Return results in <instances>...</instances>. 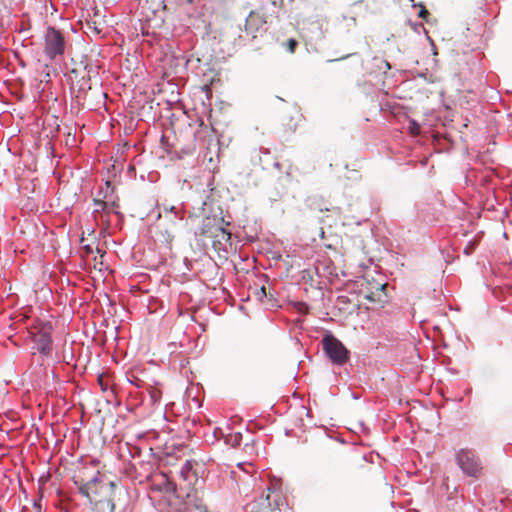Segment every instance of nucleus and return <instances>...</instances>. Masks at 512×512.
<instances>
[{
	"label": "nucleus",
	"instance_id": "f03ea898",
	"mask_svg": "<svg viewBox=\"0 0 512 512\" xmlns=\"http://www.w3.org/2000/svg\"><path fill=\"white\" fill-rule=\"evenodd\" d=\"M182 220V215L166 213L165 215L159 214V222L156 224L155 235L162 244L171 248L172 242L178 230L179 221Z\"/></svg>",
	"mask_w": 512,
	"mask_h": 512
},
{
	"label": "nucleus",
	"instance_id": "393cba45",
	"mask_svg": "<svg viewBox=\"0 0 512 512\" xmlns=\"http://www.w3.org/2000/svg\"><path fill=\"white\" fill-rule=\"evenodd\" d=\"M83 248L86 250L87 253H93V248L89 244H84Z\"/></svg>",
	"mask_w": 512,
	"mask_h": 512
},
{
	"label": "nucleus",
	"instance_id": "9b49d317",
	"mask_svg": "<svg viewBox=\"0 0 512 512\" xmlns=\"http://www.w3.org/2000/svg\"><path fill=\"white\" fill-rule=\"evenodd\" d=\"M94 209H93V215L97 222H100L103 225L108 226L110 223L109 219V210H108V204H106L105 200L100 199H94Z\"/></svg>",
	"mask_w": 512,
	"mask_h": 512
},
{
	"label": "nucleus",
	"instance_id": "7ed1b4c3",
	"mask_svg": "<svg viewBox=\"0 0 512 512\" xmlns=\"http://www.w3.org/2000/svg\"><path fill=\"white\" fill-rule=\"evenodd\" d=\"M31 339L37 345L38 351L49 356L52 351V325L50 322L37 320L28 330Z\"/></svg>",
	"mask_w": 512,
	"mask_h": 512
},
{
	"label": "nucleus",
	"instance_id": "bb28decb",
	"mask_svg": "<svg viewBox=\"0 0 512 512\" xmlns=\"http://www.w3.org/2000/svg\"><path fill=\"white\" fill-rule=\"evenodd\" d=\"M185 466H186L187 468H190V467H191V463H190L189 461H187V462H186V464H185Z\"/></svg>",
	"mask_w": 512,
	"mask_h": 512
},
{
	"label": "nucleus",
	"instance_id": "0eeeda50",
	"mask_svg": "<svg viewBox=\"0 0 512 512\" xmlns=\"http://www.w3.org/2000/svg\"><path fill=\"white\" fill-rule=\"evenodd\" d=\"M65 49V40L62 33L52 27H49L45 34V54L54 59L57 55H62Z\"/></svg>",
	"mask_w": 512,
	"mask_h": 512
},
{
	"label": "nucleus",
	"instance_id": "1a4fd4ad",
	"mask_svg": "<svg viewBox=\"0 0 512 512\" xmlns=\"http://www.w3.org/2000/svg\"><path fill=\"white\" fill-rule=\"evenodd\" d=\"M221 223H225L223 217H218L216 215L205 216L202 218L199 230L195 232V235L210 238L213 233L218 231V227Z\"/></svg>",
	"mask_w": 512,
	"mask_h": 512
},
{
	"label": "nucleus",
	"instance_id": "4468645a",
	"mask_svg": "<svg viewBox=\"0 0 512 512\" xmlns=\"http://www.w3.org/2000/svg\"><path fill=\"white\" fill-rule=\"evenodd\" d=\"M242 440V434L240 432L230 433L225 437V442L232 447L239 446Z\"/></svg>",
	"mask_w": 512,
	"mask_h": 512
},
{
	"label": "nucleus",
	"instance_id": "5701e85b",
	"mask_svg": "<svg viewBox=\"0 0 512 512\" xmlns=\"http://www.w3.org/2000/svg\"><path fill=\"white\" fill-rule=\"evenodd\" d=\"M103 488L104 489H108L109 488L111 491H113L114 488H115V484L113 482H109L108 484L101 486V489H103Z\"/></svg>",
	"mask_w": 512,
	"mask_h": 512
},
{
	"label": "nucleus",
	"instance_id": "6ab92c4d",
	"mask_svg": "<svg viewBox=\"0 0 512 512\" xmlns=\"http://www.w3.org/2000/svg\"><path fill=\"white\" fill-rule=\"evenodd\" d=\"M418 16L422 19L427 20V17L429 16V12L424 6H421Z\"/></svg>",
	"mask_w": 512,
	"mask_h": 512
},
{
	"label": "nucleus",
	"instance_id": "423d86ee",
	"mask_svg": "<svg viewBox=\"0 0 512 512\" xmlns=\"http://www.w3.org/2000/svg\"><path fill=\"white\" fill-rule=\"evenodd\" d=\"M269 18H278L277 12L266 13L264 8L261 7L256 10L250 11L245 20V32L256 38L265 32V25L269 22Z\"/></svg>",
	"mask_w": 512,
	"mask_h": 512
},
{
	"label": "nucleus",
	"instance_id": "ddd939ff",
	"mask_svg": "<svg viewBox=\"0 0 512 512\" xmlns=\"http://www.w3.org/2000/svg\"><path fill=\"white\" fill-rule=\"evenodd\" d=\"M95 506L101 512H114L115 510V503L112 498H107L105 500L95 499Z\"/></svg>",
	"mask_w": 512,
	"mask_h": 512
},
{
	"label": "nucleus",
	"instance_id": "4be33fe9",
	"mask_svg": "<svg viewBox=\"0 0 512 512\" xmlns=\"http://www.w3.org/2000/svg\"><path fill=\"white\" fill-rule=\"evenodd\" d=\"M166 213H172V214L180 215L177 211H175V207L174 206H171L169 208L168 207H164L162 215H165Z\"/></svg>",
	"mask_w": 512,
	"mask_h": 512
},
{
	"label": "nucleus",
	"instance_id": "412c9836",
	"mask_svg": "<svg viewBox=\"0 0 512 512\" xmlns=\"http://www.w3.org/2000/svg\"><path fill=\"white\" fill-rule=\"evenodd\" d=\"M410 131L412 134L417 135L420 133V126L413 122L410 126Z\"/></svg>",
	"mask_w": 512,
	"mask_h": 512
},
{
	"label": "nucleus",
	"instance_id": "aec40b11",
	"mask_svg": "<svg viewBox=\"0 0 512 512\" xmlns=\"http://www.w3.org/2000/svg\"><path fill=\"white\" fill-rule=\"evenodd\" d=\"M271 5L276 8V9H280L282 8L283 4H284V0H269Z\"/></svg>",
	"mask_w": 512,
	"mask_h": 512
},
{
	"label": "nucleus",
	"instance_id": "a878e982",
	"mask_svg": "<svg viewBox=\"0 0 512 512\" xmlns=\"http://www.w3.org/2000/svg\"><path fill=\"white\" fill-rule=\"evenodd\" d=\"M300 306H301V307H300V309H299V310H300V312H302V313H306V312H307V310H308L307 306H306V305H304V304H300Z\"/></svg>",
	"mask_w": 512,
	"mask_h": 512
},
{
	"label": "nucleus",
	"instance_id": "cd10ccee",
	"mask_svg": "<svg viewBox=\"0 0 512 512\" xmlns=\"http://www.w3.org/2000/svg\"><path fill=\"white\" fill-rule=\"evenodd\" d=\"M106 186H107V189H109V187H110V183H109V182H106Z\"/></svg>",
	"mask_w": 512,
	"mask_h": 512
},
{
	"label": "nucleus",
	"instance_id": "2eb2a0df",
	"mask_svg": "<svg viewBox=\"0 0 512 512\" xmlns=\"http://www.w3.org/2000/svg\"><path fill=\"white\" fill-rule=\"evenodd\" d=\"M104 198H105L106 204H108L109 213L112 211H115V209L119 207L118 199H109V196L107 195V193L105 194Z\"/></svg>",
	"mask_w": 512,
	"mask_h": 512
},
{
	"label": "nucleus",
	"instance_id": "b1692460",
	"mask_svg": "<svg viewBox=\"0 0 512 512\" xmlns=\"http://www.w3.org/2000/svg\"><path fill=\"white\" fill-rule=\"evenodd\" d=\"M257 295L258 296H266L267 293H266V288L264 286H262L259 291L257 292Z\"/></svg>",
	"mask_w": 512,
	"mask_h": 512
},
{
	"label": "nucleus",
	"instance_id": "6e6552de",
	"mask_svg": "<svg viewBox=\"0 0 512 512\" xmlns=\"http://www.w3.org/2000/svg\"><path fill=\"white\" fill-rule=\"evenodd\" d=\"M386 287V283L370 282L367 278H364L360 284V294L371 302H380L382 301V296L385 295Z\"/></svg>",
	"mask_w": 512,
	"mask_h": 512
},
{
	"label": "nucleus",
	"instance_id": "f8f14e48",
	"mask_svg": "<svg viewBox=\"0 0 512 512\" xmlns=\"http://www.w3.org/2000/svg\"><path fill=\"white\" fill-rule=\"evenodd\" d=\"M97 483H98L97 478H93L90 481L81 484L79 487L80 493L83 496L87 497L91 502L93 501L92 494L97 493V488H96Z\"/></svg>",
	"mask_w": 512,
	"mask_h": 512
},
{
	"label": "nucleus",
	"instance_id": "39448f33",
	"mask_svg": "<svg viewBox=\"0 0 512 512\" xmlns=\"http://www.w3.org/2000/svg\"><path fill=\"white\" fill-rule=\"evenodd\" d=\"M456 462L462 472L473 478H479L483 474V466L479 456L470 449H461L456 453Z\"/></svg>",
	"mask_w": 512,
	"mask_h": 512
},
{
	"label": "nucleus",
	"instance_id": "dca6fc26",
	"mask_svg": "<svg viewBox=\"0 0 512 512\" xmlns=\"http://www.w3.org/2000/svg\"><path fill=\"white\" fill-rule=\"evenodd\" d=\"M284 46L287 49V51H289L290 53H294L296 47L298 46V42L295 39L291 38L285 42Z\"/></svg>",
	"mask_w": 512,
	"mask_h": 512
},
{
	"label": "nucleus",
	"instance_id": "9d476101",
	"mask_svg": "<svg viewBox=\"0 0 512 512\" xmlns=\"http://www.w3.org/2000/svg\"><path fill=\"white\" fill-rule=\"evenodd\" d=\"M229 225V222L221 223L220 226L218 227V231L210 236V238L212 239V245L215 250H221L222 245L230 241L231 232L225 227Z\"/></svg>",
	"mask_w": 512,
	"mask_h": 512
},
{
	"label": "nucleus",
	"instance_id": "20e7f679",
	"mask_svg": "<svg viewBox=\"0 0 512 512\" xmlns=\"http://www.w3.org/2000/svg\"><path fill=\"white\" fill-rule=\"evenodd\" d=\"M322 348L333 364L343 365L350 358L349 350L331 333L322 338Z\"/></svg>",
	"mask_w": 512,
	"mask_h": 512
},
{
	"label": "nucleus",
	"instance_id": "f257e3e1",
	"mask_svg": "<svg viewBox=\"0 0 512 512\" xmlns=\"http://www.w3.org/2000/svg\"><path fill=\"white\" fill-rule=\"evenodd\" d=\"M285 500L279 491L267 487L261 496L248 505L249 512H283Z\"/></svg>",
	"mask_w": 512,
	"mask_h": 512
},
{
	"label": "nucleus",
	"instance_id": "f3484780",
	"mask_svg": "<svg viewBox=\"0 0 512 512\" xmlns=\"http://www.w3.org/2000/svg\"><path fill=\"white\" fill-rule=\"evenodd\" d=\"M86 29L89 30L91 33L96 34V35L100 34L101 31H102V29L99 28L98 26H96L95 23L92 24L89 21L86 22Z\"/></svg>",
	"mask_w": 512,
	"mask_h": 512
},
{
	"label": "nucleus",
	"instance_id": "a211bd4d",
	"mask_svg": "<svg viewBox=\"0 0 512 512\" xmlns=\"http://www.w3.org/2000/svg\"><path fill=\"white\" fill-rule=\"evenodd\" d=\"M97 380H98V383H99L102 391H106L109 387V383L106 380L105 376L103 374H101L98 376Z\"/></svg>",
	"mask_w": 512,
	"mask_h": 512
}]
</instances>
